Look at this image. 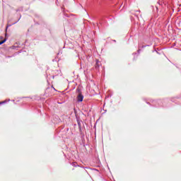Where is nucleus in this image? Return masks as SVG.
<instances>
[{"label":"nucleus","mask_w":181,"mask_h":181,"mask_svg":"<svg viewBox=\"0 0 181 181\" xmlns=\"http://www.w3.org/2000/svg\"><path fill=\"white\" fill-rule=\"evenodd\" d=\"M84 98V96L81 94V93H79L77 96V100L78 101H79L80 103H81V101H83Z\"/></svg>","instance_id":"f257e3e1"},{"label":"nucleus","mask_w":181,"mask_h":181,"mask_svg":"<svg viewBox=\"0 0 181 181\" xmlns=\"http://www.w3.org/2000/svg\"><path fill=\"white\" fill-rule=\"evenodd\" d=\"M100 66H101V62L98 59H96L95 69H100Z\"/></svg>","instance_id":"f03ea898"},{"label":"nucleus","mask_w":181,"mask_h":181,"mask_svg":"<svg viewBox=\"0 0 181 181\" xmlns=\"http://www.w3.org/2000/svg\"><path fill=\"white\" fill-rule=\"evenodd\" d=\"M6 42V39H4V40L0 42V45H4Z\"/></svg>","instance_id":"7ed1b4c3"},{"label":"nucleus","mask_w":181,"mask_h":181,"mask_svg":"<svg viewBox=\"0 0 181 181\" xmlns=\"http://www.w3.org/2000/svg\"><path fill=\"white\" fill-rule=\"evenodd\" d=\"M0 104H2V103H0Z\"/></svg>","instance_id":"20e7f679"}]
</instances>
